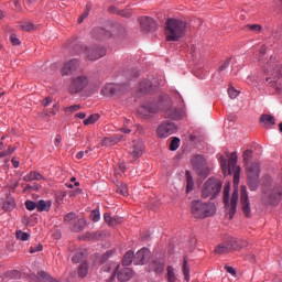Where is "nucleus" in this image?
Returning <instances> with one entry per match:
<instances>
[{
    "label": "nucleus",
    "instance_id": "obj_16",
    "mask_svg": "<svg viewBox=\"0 0 282 282\" xmlns=\"http://www.w3.org/2000/svg\"><path fill=\"white\" fill-rule=\"evenodd\" d=\"M78 67H80V62L78 59H70L62 68V76H70V74H74Z\"/></svg>",
    "mask_w": 282,
    "mask_h": 282
},
{
    "label": "nucleus",
    "instance_id": "obj_12",
    "mask_svg": "<svg viewBox=\"0 0 282 282\" xmlns=\"http://www.w3.org/2000/svg\"><path fill=\"white\" fill-rule=\"evenodd\" d=\"M156 133L159 138H169V135L177 133V126L173 122H163L158 127Z\"/></svg>",
    "mask_w": 282,
    "mask_h": 282
},
{
    "label": "nucleus",
    "instance_id": "obj_64",
    "mask_svg": "<svg viewBox=\"0 0 282 282\" xmlns=\"http://www.w3.org/2000/svg\"><path fill=\"white\" fill-rule=\"evenodd\" d=\"M78 193H83V191L80 188H77L76 191L72 192L69 194L70 197H76V195H78Z\"/></svg>",
    "mask_w": 282,
    "mask_h": 282
},
{
    "label": "nucleus",
    "instance_id": "obj_3",
    "mask_svg": "<svg viewBox=\"0 0 282 282\" xmlns=\"http://www.w3.org/2000/svg\"><path fill=\"white\" fill-rule=\"evenodd\" d=\"M267 77L265 83L270 87H276V83L282 78V62L276 56H271L267 64Z\"/></svg>",
    "mask_w": 282,
    "mask_h": 282
},
{
    "label": "nucleus",
    "instance_id": "obj_9",
    "mask_svg": "<svg viewBox=\"0 0 282 282\" xmlns=\"http://www.w3.org/2000/svg\"><path fill=\"white\" fill-rule=\"evenodd\" d=\"M89 85V77L86 75H79L74 77L68 86L69 94H80L85 87Z\"/></svg>",
    "mask_w": 282,
    "mask_h": 282
},
{
    "label": "nucleus",
    "instance_id": "obj_63",
    "mask_svg": "<svg viewBox=\"0 0 282 282\" xmlns=\"http://www.w3.org/2000/svg\"><path fill=\"white\" fill-rule=\"evenodd\" d=\"M83 158H85V152H84V151H79V152L76 154V159H77V160H83Z\"/></svg>",
    "mask_w": 282,
    "mask_h": 282
},
{
    "label": "nucleus",
    "instance_id": "obj_22",
    "mask_svg": "<svg viewBox=\"0 0 282 282\" xmlns=\"http://www.w3.org/2000/svg\"><path fill=\"white\" fill-rule=\"evenodd\" d=\"M215 252L216 254H228V252H232V247L229 242H223L216 247Z\"/></svg>",
    "mask_w": 282,
    "mask_h": 282
},
{
    "label": "nucleus",
    "instance_id": "obj_58",
    "mask_svg": "<svg viewBox=\"0 0 282 282\" xmlns=\"http://www.w3.org/2000/svg\"><path fill=\"white\" fill-rule=\"evenodd\" d=\"M75 118H79V120H85V118H87V115L85 112H77L75 115Z\"/></svg>",
    "mask_w": 282,
    "mask_h": 282
},
{
    "label": "nucleus",
    "instance_id": "obj_38",
    "mask_svg": "<svg viewBox=\"0 0 282 282\" xmlns=\"http://www.w3.org/2000/svg\"><path fill=\"white\" fill-rule=\"evenodd\" d=\"M85 259V252L77 251L72 258L73 263H80Z\"/></svg>",
    "mask_w": 282,
    "mask_h": 282
},
{
    "label": "nucleus",
    "instance_id": "obj_24",
    "mask_svg": "<svg viewBox=\"0 0 282 282\" xmlns=\"http://www.w3.org/2000/svg\"><path fill=\"white\" fill-rule=\"evenodd\" d=\"M164 116L170 120H180V118H182V112L175 108H170L165 111Z\"/></svg>",
    "mask_w": 282,
    "mask_h": 282
},
{
    "label": "nucleus",
    "instance_id": "obj_23",
    "mask_svg": "<svg viewBox=\"0 0 282 282\" xmlns=\"http://www.w3.org/2000/svg\"><path fill=\"white\" fill-rule=\"evenodd\" d=\"M41 180H45L41 173L36 172V171H32L29 174L23 176V181L24 182H34V181H41Z\"/></svg>",
    "mask_w": 282,
    "mask_h": 282
},
{
    "label": "nucleus",
    "instance_id": "obj_41",
    "mask_svg": "<svg viewBox=\"0 0 282 282\" xmlns=\"http://www.w3.org/2000/svg\"><path fill=\"white\" fill-rule=\"evenodd\" d=\"M100 119V116L98 115H91L90 117H88L87 119L84 120V124H94V122H98V120Z\"/></svg>",
    "mask_w": 282,
    "mask_h": 282
},
{
    "label": "nucleus",
    "instance_id": "obj_14",
    "mask_svg": "<svg viewBox=\"0 0 282 282\" xmlns=\"http://www.w3.org/2000/svg\"><path fill=\"white\" fill-rule=\"evenodd\" d=\"M240 204H241V208L242 212L245 213L246 217H250V199L248 198V189L246 188V186H241L240 187Z\"/></svg>",
    "mask_w": 282,
    "mask_h": 282
},
{
    "label": "nucleus",
    "instance_id": "obj_51",
    "mask_svg": "<svg viewBox=\"0 0 282 282\" xmlns=\"http://www.w3.org/2000/svg\"><path fill=\"white\" fill-rule=\"evenodd\" d=\"M105 223L108 224V226H113V217L109 215V213H106L104 215Z\"/></svg>",
    "mask_w": 282,
    "mask_h": 282
},
{
    "label": "nucleus",
    "instance_id": "obj_45",
    "mask_svg": "<svg viewBox=\"0 0 282 282\" xmlns=\"http://www.w3.org/2000/svg\"><path fill=\"white\" fill-rule=\"evenodd\" d=\"M79 109H80V105H73V106L66 107L65 111L67 113H74L76 111H79Z\"/></svg>",
    "mask_w": 282,
    "mask_h": 282
},
{
    "label": "nucleus",
    "instance_id": "obj_55",
    "mask_svg": "<svg viewBox=\"0 0 282 282\" xmlns=\"http://www.w3.org/2000/svg\"><path fill=\"white\" fill-rule=\"evenodd\" d=\"M268 47L265 45H262L260 47V52H259V61H263V56H265V52H267Z\"/></svg>",
    "mask_w": 282,
    "mask_h": 282
},
{
    "label": "nucleus",
    "instance_id": "obj_46",
    "mask_svg": "<svg viewBox=\"0 0 282 282\" xmlns=\"http://www.w3.org/2000/svg\"><path fill=\"white\" fill-rule=\"evenodd\" d=\"M42 250H43V245L39 243L30 248V253L34 254L36 252H42Z\"/></svg>",
    "mask_w": 282,
    "mask_h": 282
},
{
    "label": "nucleus",
    "instance_id": "obj_62",
    "mask_svg": "<svg viewBox=\"0 0 282 282\" xmlns=\"http://www.w3.org/2000/svg\"><path fill=\"white\" fill-rule=\"evenodd\" d=\"M61 134H56V137H55V140H54V144H55V147H58V144H61Z\"/></svg>",
    "mask_w": 282,
    "mask_h": 282
},
{
    "label": "nucleus",
    "instance_id": "obj_11",
    "mask_svg": "<svg viewBox=\"0 0 282 282\" xmlns=\"http://www.w3.org/2000/svg\"><path fill=\"white\" fill-rule=\"evenodd\" d=\"M86 58L88 61H98L102 58V56L107 55V48L102 46H90L85 50Z\"/></svg>",
    "mask_w": 282,
    "mask_h": 282
},
{
    "label": "nucleus",
    "instance_id": "obj_57",
    "mask_svg": "<svg viewBox=\"0 0 282 282\" xmlns=\"http://www.w3.org/2000/svg\"><path fill=\"white\" fill-rule=\"evenodd\" d=\"M113 252H116L115 250H109V251H107L104 256H102V261H107V259H109V257L111 256V254H113Z\"/></svg>",
    "mask_w": 282,
    "mask_h": 282
},
{
    "label": "nucleus",
    "instance_id": "obj_30",
    "mask_svg": "<svg viewBox=\"0 0 282 282\" xmlns=\"http://www.w3.org/2000/svg\"><path fill=\"white\" fill-rule=\"evenodd\" d=\"M134 252L132 250L127 251L122 259V265H131L133 263Z\"/></svg>",
    "mask_w": 282,
    "mask_h": 282
},
{
    "label": "nucleus",
    "instance_id": "obj_31",
    "mask_svg": "<svg viewBox=\"0 0 282 282\" xmlns=\"http://www.w3.org/2000/svg\"><path fill=\"white\" fill-rule=\"evenodd\" d=\"M183 274L186 282L191 281V269L188 268V260H183Z\"/></svg>",
    "mask_w": 282,
    "mask_h": 282
},
{
    "label": "nucleus",
    "instance_id": "obj_50",
    "mask_svg": "<svg viewBox=\"0 0 282 282\" xmlns=\"http://www.w3.org/2000/svg\"><path fill=\"white\" fill-rule=\"evenodd\" d=\"M229 246L231 247V250H240L239 240L237 239H232L231 241H229Z\"/></svg>",
    "mask_w": 282,
    "mask_h": 282
},
{
    "label": "nucleus",
    "instance_id": "obj_60",
    "mask_svg": "<svg viewBox=\"0 0 282 282\" xmlns=\"http://www.w3.org/2000/svg\"><path fill=\"white\" fill-rule=\"evenodd\" d=\"M227 272H228L229 274H232V276H235V274H237V271H236L235 268H232V267H227Z\"/></svg>",
    "mask_w": 282,
    "mask_h": 282
},
{
    "label": "nucleus",
    "instance_id": "obj_20",
    "mask_svg": "<svg viewBox=\"0 0 282 282\" xmlns=\"http://www.w3.org/2000/svg\"><path fill=\"white\" fill-rule=\"evenodd\" d=\"M260 122L265 127V129H270V126L276 124V119H274V116L263 113L260 117Z\"/></svg>",
    "mask_w": 282,
    "mask_h": 282
},
{
    "label": "nucleus",
    "instance_id": "obj_54",
    "mask_svg": "<svg viewBox=\"0 0 282 282\" xmlns=\"http://www.w3.org/2000/svg\"><path fill=\"white\" fill-rule=\"evenodd\" d=\"M74 219H76V213H68L64 217L65 221H74Z\"/></svg>",
    "mask_w": 282,
    "mask_h": 282
},
{
    "label": "nucleus",
    "instance_id": "obj_49",
    "mask_svg": "<svg viewBox=\"0 0 282 282\" xmlns=\"http://www.w3.org/2000/svg\"><path fill=\"white\" fill-rule=\"evenodd\" d=\"M248 28L250 32H261V30H263V26L260 24H249Z\"/></svg>",
    "mask_w": 282,
    "mask_h": 282
},
{
    "label": "nucleus",
    "instance_id": "obj_15",
    "mask_svg": "<svg viewBox=\"0 0 282 282\" xmlns=\"http://www.w3.org/2000/svg\"><path fill=\"white\" fill-rule=\"evenodd\" d=\"M139 23L145 32H151V30H155L158 28V22L153 18H149L147 15L139 18Z\"/></svg>",
    "mask_w": 282,
    "mask_h": 282
},
{
    "label": "nucleus",
    "instance_id": "obj_52",
    "mask_svg": "<svg viewBox=\"0 0 282 282\" xmlns=\"http://www.w3.org/2000/svg\"><path fill=\"white\" fill-rule=\"evenodd\" d=\"M14 153V148L9 147L7 151L0 152V158H6L7 155H12Z\"/></svg>",
    "mask_w": 282,
    "mask_h": 282
},
{
    "label": "nucleus",
    "instance_id": "obj_5",
    "mask_svg": "<svg viewBox=\"0 0 282 282\" xmlns=\"http://www.w3.org/2000/svg\"><path fill=\"white\" fill-rule=\"evenodd\" d=\"M111 271H112V275L110 278V281H113V279H116V274H117L118 281H121V282L131 281V279H133V271L131 270V268H122L120 270V264L116 262H112L110 265L104 267V272H111Z\"/></svg>",
    "mask_w": 282,
    "mask_h": 282
},
{
    "label": "nucleus",
    "instance_id": "obj_42",
    "mask_svg": "<svg viewBox=\"0 0 282 282\" xmlns=\"http://www.w3.org/2000/svg\"><path fill=\"white\" fill-rule=\"evenodd\" d=\"M24 206H25L26 210H30V212L35 210V208H36V202L26 200V202L24 203Z\"/></svg>",
    "mask_w": 282,
    "mask_h": 282
},
{
    "label": "nucleus",
    "instance_id": "obj_2",
    "mask_svg": "<svg viewBox=\"0 0 282 282\" xmlns=\"http://www.w3.org/2000/svg\"><path fill=\"white\" fill-rule=\"evenodd\" d=\"M186 34V22L177 19H167L165 23L166 41L177 42Z\"/></svg>",
    "mask_w": 282,
    "mask_h": 282
},
{
    "label": "nucleus",
    "instance_id": "obj_19",
    "mask_svg": "<svg viewBox=\"0 0 282 282\" xmlns=\"http://www.w3.org/2000/svg\"><path fill=\"white\" fill-rule=\"evenodd\" d=\"M150 271L155 272V274H162L164 272V261L162 260H153L149 264Z\"/></svg>",
    "mask_w": 282,
    "mask_h": 282
},
{
    "label": "nucleus",
    "instance_id": "obj_44",
    "mask_svg": "<svg viewBox=\"0 0 282 282\" xmlns=\"http://www.w3.org/2000/svg\"><path fill=\"white\" fill-rule=\"evenodd\" d=\"M245 164L249 165L248 162H250V158H252L251 150H246L242 154Z\"/></svg>",
    "mask_w": 282,
    "mask_h": 282
},
{
    "label": "nucleus",
    "instance_id": "obj_56",
    "mask_svg": "<svg viewBox=\"0 0 282 282\" xmlns=\"http://www.w3.org/2000/svg\"><path fill=\"white\" fill-rule=\"evenodd\" d=\"M43 107H47L52 105V97H46L45 99L42 100Z\"/></svg>",
    "mask_w": 282,
    "mask_h": 282
},
{
    "label": "nucleus",
    "instance_id": "obj_13",
    "mask_svg": "<svg viewBox=\"0 0 282 282\" xmlns=\"http://www.w3.org/2000/svg\"><path fill=\"white\" fill-rule=\"evenodd\" d=\"M151 258V250L149 248H141L137 253H134L133 263L134 265H144L147 261Z\"/></svg>",
    "mask_w": 282,
    "mask_h": 282
},
{
    "label": "nucleus",
    "instance_id": "obj_53",
    "mask_svg": "<svg viewBox=\"0 0 282 282\" xmlns=\"http://www.w3.org/2000/svg\"><path fill=\"white\" fill-rule=\"evenodd\" d=\"M230 67V59H226L219 65V72H224V69H228Z\"/></svg>",
    "mask_w": 282,
    "mask_h": 282
},
{
    "label": "nucleus",
    "instance_id": "obj_27",
    "mask_svg": "<svg viewBox=\"0 0 282 282\" xmlns=\"http://www.w3.org/2000/svg\"><path fill=\"white\" fill-rule=\"evenodd\" d=\"M120 142V138L118 135L107 137L102 141L104 147H113V144H118Z\"/></svg>",
    "mask_w": 282,
    "mask_h": 282
},
{
    "label": "nucleus",
    "instance_id": "obj_10",
    "mask_svg": "<svg viewBox=\"0 0 282 282\" xmlns=\"http://www.w3.org/2000/svg\"><path fill=\"white\" fill-rule=\"evenodd\" d=\"M144 155V143L141 141H133L128 148V158L130 162H135Z\"/></svg>",
    "mask_w": 282,
    "mask_h": 282
},
{
    "label": "nucleus",
    "instance_id": "obj_18",
    "mask_svg": "<svg viewBox=\"0 0 282 282\" xmlns=\"http://www.w3.org/2000/svg\"><path fill=\"white\" fill-rule=\"evenodd\" d=\"M261 169L258 163L247 165V177L248 180H259Z\"/></svg>",
    "mask_w": 282,
    "mask_h": 282
},
{
    "label": "nucleus",
    "instance_id": "obj_32",
    "mask_svg": "<svg viewBox=\"0 0 282 282\" xmlns=\"http://www.w3.org/2000/svg\"><path fill=\"white\" fill-rule=\"evenodd\" d=\"M87 226V221H85L84 218H79L74 227L75 232H83L85 230V227Z\"/></svg>",
    "mask_w": 282,
    "mask_h": 282
},
{
    "label": "nucleus",
    "instance_id": "obj_33",
    "mask_svg": "<svg viewBox=\"0 0 282 282\" xmlns=\"http://www.w3.org/2000/svg\"><path fill=\"white\" fill-rule=\"evenodd\" d=\"M88 270H89V267L87 265V263L86 262L82 263L78 269V276H80V279H85V276H87Z\"/></svg>",
    "mask_w": 282,
    "mask_h": 282
},
{
    "label": "nucleus",
    "instance_id": "obj_29",
    "mask_svg": "<svg viewBox=\"0 0 282 282\" xmlns=\"http://www.w3.org/2000/svg\"><path fill=\"white\" fill-rule=\"evenodd\" d=\"M101 94L104 96H113L116 94V84H107L102 89Z\"/></svg>",
    "mask_w": 282,
    "mask_h": 282
},
{
    "label": "nucleus",
    "instance_id": "obj_6",
    "mask_svg": "<svg viewBox=\"0 0 282 282\" xmlns=\"http://www.w3.org/2000/svg\"><path fill=\"white\" fill-rule=\"evenodd\" d=\"M221 181L215 178V177H210L208 178L202 188V197L204 199H215V197H217V195H219V193H221Z\"/></svg>",
    "mask_w": 282,
    "mask_h": 282
},
{
    "label": "nucleus",
    "instance_id": "obj_37",
    "mask_svg": "<svg viewBox=\"0 0 282 282\" xmlns=\"http://www.w3.org/2000/svg\"><path fill=\"white\" fill-rule=\"evenodd\" d=\"M90 219L91 221H94L95 224L100 221V209H94L90 212Z\"/></svg>",
    "mask_w": 282,
    "mask_h": 282
},
{
    "label": "nucleus",
    "instance_id": "obj_47",
    "mask_svg": "<svg viewBox=\"0 0 282 282\" xmlns=\"http://www.w3.org/2000/svg\"><path fill=\"white\" fill-rule=\"evenodd\" d=\"M10 41H11L12 45H14V46L21 45V40H19V36L14 33H12L10 35Z\"/></svg>",
    "mask_w": 282,
    "mask_h": 282
},
{
    "label": "nucleus",
    "instance_id": "obj_35",
    "mask_svg": "<svg viewBox=\"0 0 282 282\" xmlns=\"http://www.w3.org/2000/svg\"><path fill=\"white\" fill-rule=\"evenodd\" d=\"M3 210H14L17 208V203L14 200H6L2 205Z\"/></svg>",
    "mask_w": 282,
    "mask_h": 282
},
{
    "label": "nucleus",
    "instance_id": "obj_26",
    "mask_svg": "<svg viewBox=\"0 0 282 282\" xmlns=\"http://www.w3.org/2000/svg\"><path fill=\"white\" fill-rule=\"evenodd\" d=\"M50 208H52V202H45V200L41 199L36 203L37 213H43L45 210H50Z\"/></svg>",
    "mask_w": 282,
    "mask_h": 282
},
{
    "label": "nucleus",
    "instance_id": "obj_61",
    "mask_svg": "<svg viewBox=\"0 0 282 282\" xmlns=\"http://www.w3.org/2000/svg\"><path fill=\"white\" fill-rule=\"evenodd\" d=\"M119 169L122 173H124V171H127V164L124 162H120L119 163Z\"/></svg>",
    "mask_w": 282,
    "mask_h": 282
},
{
    "label": "nucleus",
    "instance_id": "obj_7",
    "mask_svg": "<svg viewBox=\"0 0 282 282\" xmlns=\"http://www.w3.org/2000/svg\"><path fill=\"white\" fill-rule=\"evenodd\" d=\"M282 199V192L280 186L264 187L262 193V202L265 205L279 206Z\"/></svg>",
    "mask_w": 282,
    "mask_h": 282
},
{
    "label": "nucleus",
    "instance_id": "obj_17",
    "mask_svg": "<svg viewBox=\"0 0 282 282\" xmlns=\"http://www.w3.org/2000/svg\"><path fill=\"white\" fill-rule=\"evenodd\" d=\"M160 105H162V102H150L144 105L139 109V113H143V116H147V113H158L160 111Z\"/></svg>",
    "mask_w": 282,
    "mask_h": 282
},
{
    "label": "nucleus",
    "instance_id": "obj_4",
    "mask_svg": "<svg viewBox=\"0 0 282 282\" xmlns=\"http://www.w3.org/2000/svg\"><path fill=\"white\" fill-rule=\"evenodd\" d=\"M217 213V207L214 203H204L202 200L192 202V215L195 219H206V217H213Z\"/></svg>",
    "mask_w": 282,
    "mask_h": 282
},
{
    "label": "nucleus",
    "instance_id": "obj_1",
    "mask_svg": "<svg viewBox=\"0 0 282 282\" xmlns=\"http://www.w3.org/2000/svg\"><path fill=\"white\" fill-rule=\"evenodd\" d=\"M237 152H232L229 155L228 161L226 158L220 156V166L224 175H234V192L230 197V183H227L224 187L223 202L226 210L229 213V218L232 219L237 213V204L239 203V177L241 175V166L237 165Z\"/></svg>",
    "mask_w": 282,
    "mask_h": 282
},
{
    "label": "nucleus",
    "instance_id": "obj_34",
    "mask_svg": "<svg viewBox=\"0 0 282 282\" xmlns=\"http://www.w3.org/2000/svg\"><path fill=\"white\" fill-rule=\"evenodd\" d=\"M15 237L19 241H28L30 239V234L24 232L23 230H17Z\"/></svg>",
    "mask_w": 282,
    "mask_h": 282
},
{
    "label": "nucleus",
    "instance_id": "obj_40",
    "mask_svg": "<svg viewBox=\"0 0 282 282\" xmlns=\"http://www.w3.org/2000/svg\"><path fill=\"white\" fill-rule=\"evenodd\" d=\"M117 193H120V195H123V197H127V195H129V187H127V184L121 183L118 186Z\"/></svg>",
    "mask_w": 282,
    "mask_h": 282
},
{
    "label": "nucleus",
    "instance_id": "obj_43",
    "mask_svg": "<svg viewBox=\"0 0 282 282\" xmlns=\"http://www.w3.org/2000/svg\"><path fill=\"white\" fill-rule=\"evenodd\" d=\"M229 98L235 100L239 96V90L235 89L234 87L228 88Z\"/></svg>",
    "mask_w": 282,
    "mask_h": 282
},
{
    "label": "nucleus",
    "instance_id": "obj_8",
    "mask_svg": "<svg viewBox=\"0 0 282 282\" xmlns=\"http://www.w3.org/2000/svg\"><path fill=\"white\" fill-rule=\"evenodd\" d=\"M192 166L199 177H208V175H210V167H208V163L204 155L198 154L194 156L192 159Z\"/></svg>",
    "mask_w": 282,
    "mask_h": 282
},
{
    "label": "nucleus",
    "instance_id": "obj_28",
    "mask_svg": "<svg viewBox=\"0 0 282 282\" xmlns=\"http://www.w3.org/2000/svg\"><path fill=\"white\" fill-rule=\"evenodd\" d=\"M166 279L167 282H177V275L175 274V268H173V265H169L166 268Z\"/></svg>",
    "mask_w": 282,
    "mask_h": 282
},
{
    "label": "nucleus",
    "instance_id": "obj_25",
    "mask_svg": "<svg viewBox=\"0 0 282 282\" xmlns=\"http://www.w3.org/2000/svg\"><path fill=\"white\" fill-rule=\"evenodd\" d=\"M186 177V194L192 193L193 188H195V181H193V175L191 174V171L185 172Z\"/></svg>",
    "mask_w": 282,
    "mask_h": 282
},
{
    "label": "nucleus",
    "instance_id": "obj_36",
    "mask_svg": "<svg viewBox=\"0 0 282 282\" xmlns=\"http://www.w3.org/2000/svg\"><path fill=\"white\" fill-rule=\"evenodd\" d=\"M248 186L250 191H257L259 188V178H248Z\"/></svg>",
    "mask_w": 282,
    "mask_h": 282
},
{
    "label": "nucleus",
    "instance_id": "obj_21",
    "mask_svg": "<svg viewBox=\"0 0 282 282\" xmlns=\"http://www.w3.org/2000/svg\"><path fill=\"white\" fill-rule=\"evenodd\" d=\"M153 83L149 79H144L143 82L140 83L139 86V91L141 94H149L150 91H153Z\"/></svg>",
    "mask_w": 282,
    "mask_h": 282
},
{
    "label": "nucleus",
    "instance_id": "obj_39",
    "mask_svg": "<svg viewBox=\"0 0 282 282\" xmlns=\"http://www.w3.org/2000/svg\"><path fill=\"white\" fill-rule=\"evenodd\" d=\"M180 149V138L174 137L170 143V151H177Z\"/></svg>",
    "mask_w": 282,
    "mask_h": 282
},
{
    "label": "nucleus",
    "instance_id": "obj_59",
    "mask_svg": "<svg viewBox=\"0 0 282 282\" xmlns=\"http://www.w3.org/2000/svg\"><path fill=\"white\" fill-rule=\"evenodd\" d=\"M239 248H240V250H241V248H248V241H246V240H239Z\"/></svg>",
    "mask_w": 282,
    "mask_h": 282
},
{
    "label": "nucleus",
    "instance_id": "obj_48",
    "mask_svg": "<svg viewBox=\"0 0 282 282\" xmlns=\"http://www.w3.org/2000/svg\"><path fill=\"white\" fill-rule=\"evenodd\" d=\"M21 29L24 31V32H32V30H34V24L33 23H24L21 25Z\"/></svg>",
    "mask_w": 282,
    "mask_h": 282
}]
</instances>
